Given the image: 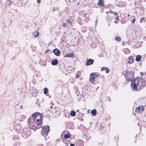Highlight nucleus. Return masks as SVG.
<instances>
[{"label":"nucleus","instance_id":"6ab92c4d","mask_svg":"<svg viewBox=\"0 0 146 146\" xmlns=\"http://www.w3.org/2000/svg\"><path fill=\"white\" fill-rule=\"evenodd\" d=\"M39 32L37 30L35 31L34 33V36L35 37H38L39 35Z\"/></svg>","mask_w":146,"mask_h":146},{"label":"nucleus","instance_id":"ea45409f","mask_svg":"<svg viewBox=\"0 0 146 146\" xmlns=\"http://www.w3.org/2000/svg\"><path fill=\"white\" fill-rule=\"evenodd\" d=\"M53 107L52 106H50V109H51V110H53Z\"/></svg>","mask_w":146,"mask_h":146},{"label":"nucleus","instance_id":"864d4df0","mask_svg":"<svg viewBox=\"0 0 146 146\" xmlns=\"http://www.w3.org/2000/svg\"><path fill=\"white\" fill-rule=\"evenodd\" d=\"M65 26V25L64 24V27Z\"/></svg>","mask_w":146,"mask_h":146},{"label":"nucleus","instance_id":"dca6fc26","mask_svg":"<svg viewBox=\"0 0 146 146\" xmlns=\"http://www.w3.org/2000/svg\"><path fill=\"white\" fill-rule=\"evenodd\" d=\"M104 1L102 0H99L98 4L100 6H104Z\"/></svg>","mask_w":146,"mask_h":146},{"label":"nucleus","instance_id":"c756f323","mask_svg":"<svg viewBox=\"0 0 146 146\" xmlns=\"http://www.w3.org/2000/svg\"><path fill=\"white\" fill-rule=\"evenodd\" d=\"M135 19L134 18V19H133L132 20V23H134L135 21Z\"/></svg>","mask_w":146,"mask_h":146},{"label":"nucleus","instance_id":"412c9836","mask_svg":"<svg viewBox=\"0 0 146 146\" xmlns=\"http://www.w3.org/2000/svg\"><path fill=\"white\" fill-rule=\"evenodd\" d=\"M124 53L126 54H128L130 52L128 48H125L124 49Z\"/></svg>","mask_w":146,"mask_h":146},{"label":"nucleus","instance_id":"473e14b6","mask_svg":"<svg viewBox=\"0 0 146 146\" xmlns=\"http://www.w3.org/2000/svg\"><path fill=\"white\" fill-rule=\"evenodd\" d=\"M144 19V18H142L140 20V23H141L142 22V21Z\"/></svg>","mask_w":146,"mask_h":146},{"label":"nucleus","instance_id":"79ce46f5","mask_svg":"<svg viewBox=\"0 0 146 146\" xmlns=\"http://www.w3.org/2000/svg\"><path fill=\"white\" fill-rule=\"evenodd\" d=\"M63 39L62 38V41H64V40H63Z\"/></svg>","mask_w":146,"mask_h":146},{"label":"nucleus","instance_id":"2eb2a0df","mask_svg":"<svg viewBox=\"0 0 146 146\" xmlns=\"http://www.w3.org/2000/svg\"><path fill=\"white\" fill-rule=\"evenodd\" d=\"M104 70H106V73H108L110 71V69L107 67H102L101 69L102 71Z\"/></svg>","mask_w":146,"mask_h":146},{"label":"nucleus","instance_id":"6e6552de","mask_svg":"<svg viewBox=\"0 0 146 146\" xmlns=\"http://www.w3.org/2000/svg\"><path fill=\"white\" fill-rule=\"evenodd\" d=\"M51 52H53L54 54L57 56H59L60 55V51L57 48H55L53 50L51 51Z\"/></svg>","mask_w":146,"mask_h":146},{"label":"nucleus","instance_id":"a878e982","mask_svg":"<svg viewBox=\"0 0 146 146\" xmlns=\"http://www.w3.org/2000/svg\"><path fill=\"white\" fill-rule=\"evenodd\" d=\"M141 75L143 76H144V79L146 80V74H140Z\"/></svg>","mask_w":146,"mask_h":146},{"label":"nucleus","instance_id":"c85d7f7f","mask_svg":"<svg viewBox=\"0 0 146 146\" xmlns=\"http://www.w3.org/2000/svg\"><path fill=\"white\" fill-rule=\"evenodd\" d=\"M67 23H68V24L69 25H70L71 24V22H70L69 20L68 21Z\"/></svg>","mask_w":146,"mask_h":146},{"label":"nucleus","instance_id":"a19ab883","mask_svg":"<svg viewBox=\"0 0 146 146\" xmlns=\"http://www.w3.org/2000/svg\"><path fill=\"white\" fill-rule=\"evenodd\" d=\"M114 23H117V21H114Z\"/></svg>","mask_w":146,"mask_h":146},{"label":"nucleus","instance_id":"5fc2aeb1","mask_svg":"<svg viewBox=\"0 0 146 146\" xmlns=\"http://www.w3.org/2000/svg\"><path fill=\"white\" fill-rule=\"evenodd\" d=\"M78 111V110H77V111Z\"/></svg>","mask_w":146,"mask_h":146},{"label":"nucleus","instance_id":"cd10ccee","mask_svg":"<svg viewBox=\"0 0 146 146\" xmlns=\"http://www.w3.org/2000/svg\"><path fill=\"white\" fill-rule=\"evenodd\" d=\"M114 17L116 20H118V21H119V19L118 15L116 16V17Z\"/></svg>","mask_w":146,"mask_h":146},{"label":"nucleus","instance_id":"393cba45","mask_svg":"<svg viewBox=\"0 0 146 146\" xmlns=\"http://www.w3.org/2000/svg\"><path fill=\"white\" fill-rule=\"evenodd\" d=\"M37 92V91L36 90H34V91L33 92V95L34 96H36V95Z\"/></svg>","mask_w":146,"mask_h":146},{"label":"nucleus","instance_id":"f704fd0d","mask_svg":"<svg viewBox=\"0 0 146 146\" xmlns=\"http://www.w3.org/2000/svg\"><path fill=\"white\" fill-rule=\"evenodd\" d=\"M113 13V12L112 11H110V12H106V13H107V14H108L109 13Z\"/></svg>","mask_w":146,"mask_h":146},{"label":"nucleus","instance_id":"f3484780","mask_svg":"<svg viewBox=\"0 0 146 146\" xmlns=\"http://www.w3.org/2000/svg\"><path fill=\"white\" fill-rule=\"evenodd\" d=\"M141 56L140 55H137L136 56L135 60L137 61H140L141 60Z\"/></svg>","mask_w":146,"mask_h":146},{"label":"nucleus","instance_id":"9d476101","mask_svg":"<svg viewBox=\"0 0 146 146\" xmlns=\"http://www.w3.org/2000/svg\"><path fill=\"white\" fill-rule=\"evenodd\" d=\"M66 132L64 131V141L65 140V139H67L70 138V133L69 132H68L67 133H66Z\"/></svg>","mask_w":146,"mask_h":146},{"label":"nucleus","instance_id":"37998d69","mask_svg":"<svg viewBox=\"0 0 146 146\" xmlns=\"http://www.w3.org/2000/svg\"><path fill=\"white\" fill-rule=\"evenodd\" d=\"M60 103L62 105H63V102H62V103L61 102Z\"/></svg>","mask_w":146,"mask_h":146},{"label":"nucleus","instance_id":"3c124183","mask_svg":"<svg viewBox=\"0 0 146 146\" xmlns=\"http://www.w3.org/2000/svg\"><path fill=\"white\" fill-rule=\"evenodd\" d=\"M73 0L74 1H76V0Z\"/></svg>","mask_w":146,"mask_h":146},{"label":"nucleus","instance_id":"e433bc0d","mask_svg":"<svg viewBox=\"0 0 146 146\" xmlns=\"http://www.w3.org/2000/svg\"><path fill=\"white\" fill-rule=\"evenodd\" d=\"M106 18L108 19V20H109V19H111V17H106Z\"/></svg>","mask_w":146,"mask_h":146},{"label":"nucleus","instance_id":"f8f14e48","mask_svg":"<svg viewBox=\"0 0 146 146\" xmlns=\"http://www.w3.org/2000/svg\"><path fill=\"white\" fill-rule=\"evenodd\" d=\"M134 60L133 57L132 56L129 57L128 59L127 62L129 63H132L133 62Z\"/></svg>","mask_w":146,"mask_h":146},{"label":"nucleus","instance_id":"603ef678","mask_svg":"<svg viewBox=\"0 0 146 146\" xmlns=\"http://www.w3.org/2000/svg\"><path fill=\"white\" fill-rule=\"evenodd\" d=\"M109 25V26H110V24H109V25Z\"/></svg>","mask_w":146,"mask_h":146},{"label":"nucleus","instance_id":"39448f33","mask_svg":"<svg viewBox=\"0 0 146 146\" xmlns=\"http://www.w3.org/2000/svg\"><path fill=\"white\" fill-rule=\"evenodd\" d=\"M50 112H52L53 113H54L55 116L57 117L59 115V111H58L57 108H56L55 107L54 108V109L52 110L49 109L47 111V113H49Z\"/></svg>","mask_w":146,"mask_h":146},{"label":"nucleus","instance_id":"a211bd4d","mask_svg":"<svg viewBox=\"0 0 146 146\" xmlns=\"http://www.w3.org/2000/svg\"><path fill=\"white\" fill-rule=\"evenodd\" d=\"M96 109H93L91 111V113L94 116L96 115Z\"/></svg>","mask_w":146,"mask_h":146},{"label":"nucleus","instance_id":"8fccbe9b","mask_svg":"<svg viewBox=\"0 0 146 146\" xmlns=\"http://www.w3.org/2000/svg\"><path fill=\"white\" fill-rule=\"evenodd\" d=\"M52 105H54V103H53V104H52Z\"/></svg>","mask_w":146,"mask_h":146},{"label":"nucleus","instance_id":"4468645a","mask_svg":"<svg viewBox=\"0 0 146 146\" xmlns=\"http://www.w3.org/2000/svg\"><path fill=\"white\" fill-rule=\"evenodd\" d=\"M58 63V61L57 59H54L51 62V64L53 65H56Z\"/></svg>","mask_w":146,"mask_h":146},{"label":"nucleus","instance_id":"5701e85b","mask_svg":"<svg viewBox=\"0 0 146 146\" xmlns=\"http://www.w3.org/2000/svg\"><path fill=\"white\" fill-rule=\"evenodd\" d=\"M115 39L117 41L120 42L121 41V38L119 37H117L115 38Z\"/></svg>","mask_w":146,"mask_h":146},{"label":"nucleus","instance_id":"de8ad7c7","mask_svg":"<svg viewBox=\"0 0 146 146\" xmlns=\"http://www.w3.org/2000/svg\"><path fill=\"white\" fill-rule=\"evenodd\" d=\"M140 73H143V72H140Z\"/></svg>","mask_w":146,"mask_h":146},{"label":"nucleus","instance_id":"a18cd8bd","mask_svg":"<svg viewBox=\"0 0 146 146\" xmlns=\"http://www.w3.org/2000/svg\"><path fill=\"white\" fill-rule=\"evenodd\" d=\"M99 88V87H97V89H96V90H97V89H98Z\"/></svg>","mask_w":146,"mask_h":146},{"label":"nucleus","instance_id":"aec40b11","mask_svg":"<svg viewBox=\"0 0 146 146\" xmlns=\"http://www.w3.org/2000/svg\"><path fill=\"white\" fill-rule=\"evenodd\" d=\"M76 112L74 111H71L70 112V115L71 116L74 117L75 116Z\"/></svg>","mask_w":146,"mask_h":146},{"label":"nucleus","instance_id":"bb28decb","mask_svg":"<svg viewBox=\"0 0 146 146\" xmlns=\"http://www.w3.org/2000/svg\"><path fill=\"white\" fill-rule=\"evenodd\" d=\"M51 50L49 49H48V50H46L45 52H48V53L49 54H50L52 52H51Z\"/></svg>","mask_w":146,"mask_h":146},{"label":"nucleus","instance_id":"f03ea898","mask_svg":"<svg viewBox=\"0 0 146 146\" xmlns=\"http://www.w3.org/2000/svg\"><path fill=\"white\" fill-rule=\"evenodd\" d=\"M145 80L143 77H142V79L139 78L134 80L131 84L133 89L136 90H137V89L139 90L141 89L145 85Z\"/></svg>","mask_w":146,"mask_h":146},{"label":"nucleus","instance_id":"1a4fd4ad","mask_svg":"<svg viewBox=\"0 0 146 146\" xmlns=\"http://www.w3.org/2000/svg\"><path fill=\"white\" fill-rule=\"evenodd\" d=\"M144 110V108L143 106H139L135 110V111L138 112H141Z\"/></svg>","mask_w":146,"mask_h":146},{"label":"nucleus","instance_id":"20e7f679","mask_svg":"<svg viewBox=\"0 0 146 146\" xmlns=\"http://www.w3.org/2000/svg\"><path fill=\"white\" fill-rule=\"evenodd\" d=\"M99 76L98 74H90L89 79V81L92 83L94 84L95 79Z\"/></svg>","mask_w":146,"mask_h":146},{"label":"nucleus","instance_id":"f257e3e1","mask_svg":"<svg viewBox=\"0 0 146 146\" xmlns=\"http://www.w3.org/2000/svg\"><path fill=\"white\" fill-rule=\"evenodd\" d=\"M29 127L35 131L42 126V117L38 112L33 113L28 119Z\"/></svg>","mask_w":146,"mask_h":146},{"label":"nucleus","instance_id":"c9c22d12","mask_svg":"<svg viewBox=\"0 0 146 146\" xmlns=\"http://www.w3.org/2000/svg\"><path fill=\"white\" fill-rule=\"evenodd\" d=\"M23 108V107L21 105L20 106V108L21 109H22Z\"/></svg>","mask_w":146,"mask_h":146},{"label":"nucleus","instance_id":"0eeeda50","mask_svg":"<svg viewBox=\"0 0 146 146\" xmlns=\"http://www.w3.org/2000/svg\"><path fill=\"white\" fill-rule=\"evenodd\" d=\"M94 61V60L92 59H88L87 61L86 62V65L87 66L92 65Z\"/></svg>","mask_w":146,"mask_h":146},{"label":"nucleus","instance_id":"49530a36","mask_svg":"<svg viewBox=\"0 0 146 146\" xmlns=\"http://www.w3.org/2000/svg\"><path fill=\"white\" fill-rule=\"evenodd\" d=\"M64 25V23H63V24H62V26H63Z\"/></svg>","mask_w":146,"mask_h":146},{"label":"nucleus","instance_id":"09e8293b","mask_svg":"<svg viewBox=\"0 0 146 146\" xmlns=\"http://www.w3.org/2000/svg\"><path fill=\"white\" fill-rule=\"evenodd\" d=\"M86 14V13H85L84 15H85Z\"/></svg>","mask_w":146,"mask_h":146},{"label":"nucleus","instance_id":"9b49d317","mask_svg":"<svg viewBox=\"0 0 146 146\" xmlns=\"http://www.w3.org/2000/svg\"><path fill=\"white\" fill-rule=\"evenodd\" d=\"M74 53H67L65 56H64V57H68L72 58L74 56Z\"/></svg>","mask_w":146,"mask_h":146},{"label":"nucleus","instance_id":"7ed1b4c3","mask_svg":"<svg viewBox=\"0 0 146 146\" xmlns=\"http://www.w3.org/2000/svg\"><path fill=\"white\" fill-rule=\"evenodd\" d=\"M49 131V126H44L42 128L41 133L42 135L44 137H46L48 135Z\"/></svg>","mask_w":146,"mask_h":146},{"label":"nucleus","instance_id":"2f4dec72","mask_svg":"<svg viewBox=\"0 0 146 146\" xmlns=\"http://www.w3.org/2000/svg\"><path fill=\"white\" fill-rule=\"evenodd\" d=\"M113 13V14H114V15H115L116 16V15H117V13L116 12H114Z\"/></svg>","mask_w":146,"mask_h":146},{"label":"nucleus","instance_id":"b1692460","mask_svg":"<svg viewBox=\"0 0 146 146\" xmlns=\"http://www.w3.org/2000/svg\"><path fill=\"white\" fill-rule=\"evenodd\" d=\"M64 134V131H62V132L61 134L60 137H61V139H62V141L63 142H64V137H63V136Z\"/></svg>","mask_w":146,"mask_h":146},{"label":"nucleus","instance_id":"c03bdc74","mask_svg":"<svg viewBox=\"0 0 146 146\" xmlns=\"http://www.w3.org/2000/svg\"><path fill=\"white\" fill-rule=\"evenodd\" d=\"M127 16L128 17H129V14L127 15Z\"/></svg>","mask_w":146,"mask_h":146},{"label":"nucleus","instance_id":"4c0bfd02","mask_svg":"<svg viewBox=\"0 0 146 146\" xmlns=\"http://www.w3.org/2000/svg\"><path fill=\"white\" fill-rule=\"evenodd\" d=\"M79 74H78L77 75H76V78H78V77H79Z\"/></svg>","mask_w":146,"mask_h":146},{"label":"nucleus","instance_id":"ddd939ff","mask_svg":"<svg viewBox=\"0 0 146 146\" xmlns=\"http://www.w3.org/2000/svg\"><path fill=\"white\" fill-rule=\"evenodd\" d=\"M59 67L60 69L62 70H63L64 67H63V64L62 63V62L61 61H60L59 63Z\"/></svg>","mask_w":146,"mask_h":146},{"label":"nucleus","instance_id":"7c9ffc66","mask_svg":"<svg viewBox=\"0 0 146 146\" xmlns=\"http://www.w3.org/2000/svg\"><path fill=\"white\" fill-rule=\"evenodd\" d=\"M57 9H58V8H57L54 7L53 8V12L54 11H56Z\"/></svg>","mask_w":146,"mask_h":146},{"label":"nucleus","instance_id":"72a5a7b5","mask_svg":"<svg viewBox=\"0 0 146 146\" xmlns=\"http://www.w3.org/2000/svg\"><path fill=\"white\" fill-rule=\"evenodd\" d=\"M40 2H41V0H37V2L38 3H40Z\"/></svg>","mask_w":146,"mask_h":146},{"label":"nucleus","instance_id":"4be33fe9","mask_svg":"<svg viewBox=\"0 0 146 146\" xmlns=\"http://www.w3.org/2000/svg\"><path fill=\"white\" fill-rule=\"evenodd\" d=\"M48 89L46 88H45L44 89V93L45 94H46L48 92Z\"/></svg>","mask_w":146,"mask_h":146},{"label":"nucleus","instance_id":"423d86ee","mask_svg":"<svg viewBox=\"0 0 146 146\" xmlns=\"http://www.w3.org/2000/svg\"><path fill=\"white\" fill-rule=\"evenodd\" d=\"M124 76L126 80L129 81H131L134 77L133 74H125Z\"/></svg>","mask_w":146,"mask_h":146},{"label":"nucleus","instance_id":"58836bf2","mask_svg":"<svg viewBox=\"0 0 146 146\" xmlns=\"http://www.w3.org/2000/svg\"><path fill=\"white\" fill-rule=\"evenodd\" d=\"M70 146H74V145L73 144V143H71L70 144Z\"/></svg>","mask_w":146,"mask_h":146}]
</instances>
